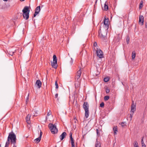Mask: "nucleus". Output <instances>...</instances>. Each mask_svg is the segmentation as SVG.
Instances as JSON below:
<instances>
[{
  "label": "nucleus",
  "instance_id": "9",
  "mask_svg": "<svg viewBox=\"0 0 147 147\" xmlns=\"http://www.w3.org/2000/svg\"><path fill=\"white\" fill-rule=\"evenodd\" d=\"M144 22V18L142 16H140L139 18V23L140 24H141L142 25H143Z\"/></svg>",
  "mask_w": 147,
  "mask_h": 147
},
{
  "label": "nucleus",
  "instance_id": "53",
  "mask_svg": "<svg viewBox=\"0 0 147 147\" xmlns=\"http://www.w3.org/2000/svg\"><path fill=\"white\" fill-rule=\"evenodd\" d=\"M21 1H24V0H21Z\"/></svg>",
  "mask_w": 147,
  "mask_h": 147
},
{
  "label": "nucleus",
  "instance_id": "40",
  "mask_svg": "<svg viewBox=\"0 0 147 147\" xmlns=\"http://www.w3.org/2000/svg\"><path fill=\"white\" fill-rule=\"evenodd\" d=\"M117 40L116 41V42H118L119 41V40L120 38L118 37V36H117Z\"/></svg>",
  "mask_w": 147,
  "mask_h": 147
},
{
  "label": "nucleus",
  "instance_id": "5",
  "mask_svg": "<svg viewBox=\"0 0 147 147\" xmlns=\"http://www.w3.org/2000/svg\"><path fill=\"white\" fill-rule=\"evenodd\" d=\"M109 20L108 19H106V18H105L104 24V26H103L104 29L107 30L109 28Z\"/></svg>",
  "mask_w": 147,
  "mask_h": 147
},
{
  "label": "nucleus",
  "instance_id": "2",
  "mask_svg": "<svg viewBox=\"0 0 147 147\" xmlns=\"http://www.w3.org/2000/svg\"><path fill=\"white\" fill-rule=\"evenodd\" d=\"M23 16L24 18L26 19H28L29 17V13L30 10L29 9L28 7L25 6L22 10Z\"/></svg>",
  "mask_w": 147,
  "mask_h": 147
},
{
  "label": "nucleus",
  "instance_id": "48",
  "mask_svg": "<svg viewBox=\"0 0 147 147\" xmlns=\"http://www.w3.org/2000/svg\"><path fill=\"white\" fill-rule=\"evenodd\" d=\"M142 147H146V146L145 145H144L143 146H142Z\"/></svg>",
  "mask_w": 147,
  "mask_h": 147
},
{
  "label": "nucleus",
  "instance_id": "4",
  "mask_svg": "<svg viewBox=\"0 0 147 147\" xmlns=\"http://www.w3.org/2000/svg\"><path fill=\"white\" fill-rule=\"evenodd\" d=\"M107 30L104 29L102 31L101 29H100L98 31V36L99 37L102 39L105 38L107 34Z\"/></svg>",
  "mask_w": 147,
  "mask_h": 147
},
{
  "label": "nucleus",
  "instance_id": "32",
  "mask_svg": "<svg viewBox=\"0 0 147 147\" xmlns=\"http://www.w3.org/2000/svg\"><path fill=\"white\" fill-rule=\"evenodd\" d=\"M15 52H13V51H9V52L8 53L10 55H11V56H12L13 55V54Z\"/></svg>",
  "mask_w": 147,
  "mask_h": 147
},
{
  "label": "nucleus",
  "instance_id": "3",
  "mask_svg": "<svg viewBox=\"0 0 147 147\" xmlns=\"http://www.w3.org/2000/svg\"><path fill=\"white\" fill-rule=\"evenodd\" d=\"M49 127L53 134H55L58 132V129L55 125L50 123L49 124Z\"/></svg>",
  "mask_w": 147,
  "mask_h": 147
},
{
  "label": "nucleus",
  "instance_id": "13",
  "mask_svg": "<svg viewBox=\"0 0 147 147\" xmlns=\"http://www.w3.org/2000/svg\"><path fill=\"white\" fill-rule=\"evenodd\" d=\"M36 84L38 88H40L41 87L42 83L40 80H38L36 82Z\"/></svg>",
  "mask_w": 147,
  "mask_h": 147
},
{
  "label": "nucleus",
  "instance_id": "1",
  "mask_svg": "<svg viewBox=\"0 0 147 147\" xmlns=\"http://www.w3.org/2000/svg\"><path fill=\"white\" fill-rule=\"evenodd\" d=\"M16 137L14 133L9 134L7 138V140L6 142L5 145L9 146V140H11V142L13 144L16 143Z\"/></svg>",
  "mask_w": 147,
  "mask_h": 147
},
{
  "label": "nucleus",
  "instance_id": "46",
  "mask_svg": "<svg viewBox=\"0 0 147 147\" xmlns=\"http://www.w3.org/2000/svg\"><path fill=\"white\" fill-rule=\"evenodd\" d=\"M145 27L146 28H147V23H146L145 24Z\"/></svg>",
  "mask_w": 147,
  "mask_h": 147
},
{
  "label": "nucleus",
  "instance_id": "37",
  "mask_svg": "<svg viewBox=\"0 0 147 147\" xmlns=\"http://www.w3.org/2000/svg\"><path fill=\"white\" fill-rule=\"evenodd\" d=\"M51 114V111H50V110H49V112H48L47 113V116H49Z\"/></svg>",
  "mask_w": 147,
  "mask_h": 147
},
{
  "label": "nucleus",
  "instance_id": "25",
  "mask_svg": "<svg viewBox=\"0 0 147 147\" xmlns=\"http://www.w3.org/2000/svg\"><path fill=\"white\" fill-rule=\"evenodd\" d=\"M53 61L57 62V59L55 55H54L53 57Z\"/></svg>",
  "mask_w": 147,
  "mask_h": 147
},
{
  "label": "nucleus",
  "instance_id": "6",
  "mask_svg": "<svg viewBox=\"0 0 147 147\" xmlns=\"http://www.w3.org/2000/svg\"><path fill=\"white\" fill-rule=\"evenodd\" d=\"M96 53L97 56L100 58H102L103 57V55L102 54V51L100 49H97L96 51Z\"/></svg>",
  "mask_w": 147,
  "mask_h": 147
},
{
  "label": "nucleus",
  "instance_id": "30",
  "mask_svg": "<svg viewBox=\"0 0 147 147\" xmlns=\"http://www.w3.org/2000/svg\"><path fill=\"white\" fill-rule=\"evenodd\" d=\"M55 88H56V89H58V88H59V86H58V84L57 81H55Z\"/></svg>",
  "mask_w": 147,
  "mask_h": 147
},
{
  "label": "nucleus",
  "instance_id": "21",
  "mask_svg": "<svg viewBox=\"0 0 147 147\" xmlns=\"http://www.w3.org/2000/svg\"><path fill=\"white\" fill-rule=\"evenodd\" d=\"M113 130L114 131V135H116L117 134L116 132L117 131V128L116 126H114L113 128Z\"/></svg>",
  "mask_w": 147,
  "mask_h": 147
},
{
  "label": "nucleus",
  "instance_id": "11",
  "mask_svg": "<svg viewBox=\"0 0 147 147\" xmlns=\"http://www.w3.org/2000/svg\"><path fill=\"white\" fill-rule=\"evenodd\" d=\"M42 132L41 131L40 133V135L39 137L36 139L34 140L36 142V143H38L39 142L40 140L41 139L42 135Z\"/></svg>",
  "mask_w": 147,
  "mask_h": 147
},
{
  "label": "nucleus",
  "instance_id": "43",
  "mask_svg": "<svg viewBox=\"0 0 147 147\" xmlns=\"http://www.w3.org/2000/svg\"><path fill=\"white\" fill-rule=\"evenodd\" d=\"M141 142V143H144V141H143V137L142 138V139Z\"/></svg>",
  "mask_w": 147,
  "mask_h": 147
},
{
  "label": "nucleus",
  "instance_id": "26",
  "mask_svg": "<svg viewBox=\"0 0 147 147\" xmlns=\"http://www.w3.org/2000/svg\"><path fill=\"white\" fill-rule=\"evenodd\" d=\"M134 147H139L138 143L136 141H135L134 144Z\"/></svg>",
  "mask_w": 147,
  "mask_h": 147
},
{
  "label": "nucleus",
  "instance_id": "55",
  "mask_svg": "<svg viewBox=\"0 0 147 147\" xmlns=\"http://www.w3.org/2000/svg\"><path fill=\"white\" fill-rule=\"evenodd\" d=\"M146 14L147 15V13H146Z\"/></svg>",
  "mask_w": 147,
  "mask_h": 147
},
{
  "label": "nucleus",
  "instance_id": "12",
  "mask_svg": "<svg viewBox=\"0 0 147 147\" xmlns=\"http://www.w3.org/2000/svg\"><path fill=\"white\" fill-rule=\"evenodd\" d=\"M51 65L53 68L56 69L57 67V62L54 61L52 62Z\"/></svg>",
  "mask_w": 147,
  "mask_h": 147
},
{
  "label": "nucleus",
  "instance_id": "54",
  "mask_svg": "<svg viewBox=\"0 0 147 147\" xmlns=\"http://www.w3.org/2000/svg\"><path fill=\"white\" fill-rule=\"evenodd\" d=\"M116 38V37L114 39V40H115V38Z\"/></svg>",
  "mask_w": 147,
  "mask_h": 147
},
{
  "label": "nucleus",
  "instance_id": "34",
  "mask_svg": "<svg viewBox=\"0 0 147 147\" xmlns=\"http://www.w3.org/2000/svg\"><path fill=\"white\" fill-rule=\"evenodd\" d=\"M125 122H122L121 123V125L122 127H124L125 125Z\"/></svg>",
  "mask_w": 147,
  "mask_h": 147
},
{
  "label": "nucleus",
  "instance_id": "50",
  "mask_svg": "<svg viewBox=\"0 0 147 147\" xmlns=\"http://www.w3.org/2000/svg\"><path fill=\"white\" fill-rule=\"evenodd\" d=\"M142 146H143L144 145H145L144 143H141Z\"/></svg>",
  "mask_w": 147,
  "mask_h": 147
},
{
  "label": "nucleus",
  "instance_id": "33",
  "mask_svg": "<svg viewBox=\"0 0 147 147\" xmlns=\"http://www.w3.org/2000/svg\"><path fill=\"white\" fill-rule=\"evenodd\" d=\"M104 106V103L103 102H101L100 104V107H103Z\"/></svg>",
  "mask_w": 147,
  "mask_h": 147
},
{
  "label": "nucleus",
  "instance_id": "38",
  "mask_svg": "<svg viewBox=\"0 0 147 147\" xmlns=\"http://www.w3.org/2000/svg\"><path fill=\"white\" fill-rule=\"evenodd\" d=\"M96 133H97V135L98 136L99 135L100 133L99 132V131H98V129H97L96 130Z\"/></svg>",
  "mask_w": 147,
  "mask_h": 147
},
{
  "label": "nucleus",
  "instance_id": "39",
  "mask_svg": "<svg viewBox=\"0 0 147 147\" xmlns=\"http://www.w3.org/2000/svg\"><path fill=\"white\" fill-rule=\"evenodd\" d=\"M93 45L94 46L96 47L97 46V43L96 42H94Z\"/></svg>",
  "mask_w": 147,
  "mask_h": 147
},
{
  "label": "nucleus",
  "instance_id": "36",
  "mask_svg": "<svg viewBox=\"0 0 147 147\" xmlns=\"http://www.w3.org/2000/svg\"><path fill=\"white\" fill-rule=\"evenodd\" d=\"M110 92V90L108 88L106 89V92L107 93H109Z\"/></svg>",
  "mask_w": 147,
  "mask_h": 147
},
{
  "label": "nucleus",
  "instance_id": "17",
  "mask_svg": "<svg viewBox=\"0 0 147 147\" xmlns=\"http://www.w3.org/2000/svg\"><path fill=\"white\" fill-rule=\"evenodd\" d=\"M100 146L101 144L98 141L97 139L95 143V147H100Z\"/></svg>",
  "mask_w": 147,
  "mask_h": 147
},
{
  "label": "nucleus",
  "instance_id": "45",
  "mask_svg": "<svg viewBox=\"0 0 147 147\" xmlns=\"http://www.w3.org/2000/svg\"><path fill=\"white\" fill-rule=\"evenodd\" d=\"M74 122H75V123H76V121H77V120L76 119H75V118H74Z\"/></svg>",
  "mask_w": 147,
  "mask_h": 147
},
{
  "label": "nucleus",
  "instance_id": "47",
  "mask_svg": "<svg viewBox=\"0 0 147 147\" xmlns=\"http://www.w3.org/2000/svg\"><path fill=\"white\" fill-rule=\"evenodd\" d=\"M13 147H16V146L15 145V144H13Z\"/></svg>",
  "mask_w": 147,
  "mask_h": 147
},
{
  "label": "nucleus",
  "instance_id": "15",
  "mask_svg": "<svg viewBox=\"0 0 147 147\" xmlns=\"http://www.w3.org/2000/svg\"><path fill=\"white\" fill-rule=\"evenodd\" d=\"M30 117L31 115L29 114H28L27 115L26 118V121L27 123L28 124H30Z\"/></svg>",
  "mask_w": 147,
  "mask_h": 147
},
{
  "label": "nucleus",
  "instance_id": "29",
  "mask_svg": "<svg viewBox=\"0 0 147 147\" xmlns=\"http://www.w3.org/2000/svg\"><path fill=\"white\" fill-rule=\"evenodd\" d=\"M109 78L108 77L105 78H104V81L105 82H107L109 80Z\"/></svg>",
  "mask_w": 147,
  "mask_h": 147
},
{
  "label": "nucleus",
  "instance_id": "22",
  "mask_svg": "<svg viewBox=\"0 0 147 147\" xmlns=\"http://www.w3.org/2000/svg\"><path fill=\"white\" fill-rule=\"evenodd\" d=\"M81 74V68H80L79 70L78 71L76 76H80Z\"/></svg>",
  "mask_w": 147,
  "mask_h": 147
},
{
  "label": "nucleus",
  "instance_id": "19",
  "mask_svg": "<svg viewBox=\"0 0 147 147\" xmlns=\"http://www.w3.org/2000/svg\"><path fill=\"white\" fill-rule=\"evenodd\" d=\"M85 115L86 118H88L89 116V110H87L85 111Z\"/></svg>",
  "mask_w": 147,
  "mask_h": 147
},
{
  "label": "nucleus",
  "instance_id": "10",
  "mask_svg": "<svg viewBox=\"0 0 147 147\" xmlns=\"http://www.w3.org/2000/svg\"><path fill=\"white\" fill-rule=\"evenodd\" d=\"M134 102L133 101V103ZM136 105H134L133 104L131 105V113H134V111H135L136 109Z\"/></svg>",
  "mask_w": 147,
  "mask_h": 147
},
{
  "label": "nucleus",
  "instance_id": "28",
  "mask_svg": "<svg viewBox=\"0 0 147 147\" xmlns=\"http://www.w3.org/2000/svg\"><path fill=\"white\" fill-rule=\"evenodd\" d=\"M109 98V97L108 96H105L104 98V100L105 101L108 100Z\"/></svg>",
  "mask_w": 147,
  "mask_h": 147
},
{
  "label": "nucleus",
  "instance_id": "41",
  "mask_svg": "<svg viewBox=\"0 0 147 147\" xmlns=\"http://www.w3.org/2000/svg\"><path fill=\"white\" fill-rule=\"evenodd\" d=\"M73 62V60L72 59V58H71V61H70V63H71V65L72 64Z\"/></svg>",
  "mask_w": 147,
  "mask_h": 147
},
{
  "label": "nucleus",
  "instance_id": "52",
  "mask_svg": "<svg viewBox=\"0 0 147 147\" xmlns=\"http://www.w3.org/2000/svg\"><path fill=\"white\" fill-rule=\"evenodd\" d=\"M3 0L4 1H7L8 0Z\"/></svg>",
  "mask_w": 147,
  "mask_h": 147
},
{
  "label": "nucleus",
  "instance_id": "23",
  "mask_svg": "<svg viewBox=\"0 0 147 147\" xmlns=\"http://www.w3.org/2000/svg\"><path fill=\"white\" fill-rule=\"evenodd\" d=\"M136 53L134 51H133L132 53V59H134L136 57Z\"/></svg>",
  "mask_w": 147,
  "mask_h": 147
},
{
  "label": "nucleus",
  "instance_id": "35",
  "mask_svg": "<svg viewBox=\"0 0 147 147\" xmlns=\"http://www.w3.org/2000/svg\"><path fill=\"white\" fill-rule=\"evenodd\" d=\"M133 114H134V113H132V114H131L130 115L129 118L130 119V120H131V119H132V117H133Z\"/></svg>",
  "mask_w": 147,
  "mask_h": 147
},
{
  "label": "nucleus",
  "instance_id": "44",
  "mask_svg": "<svg viewBox=\"0 0 147 147\" xmlns=\"http://www.w3.org/2000/svg\"><path fill=\"white\" fill-rule=\"evenodd\" d=\"M71 147H76L75 146V144H71Z\"/></svg>",
  "mask_w": 147,
  "mask_h": 147
},
{
  "label": "nucleus",
  "instance_id": "8",
  "mask_svg": "<svg viewBox=\"0 0 147 147\" xmlns=\"http://www.w3.org/2000/svg\"><path fill=\"white\" fill-rule=\"evenodd\" d=\"M89 107V105L87 102H84L83 107L85 111L88 110Z\"/></svg>",
  "mask_w": 147,
  "mask_h": 147
},
{
  "label": "nucleus",
  "instance_id": "16",
  "mask_svg": "<svg viewBox=\"0 0 147 147\" xmlns=\"http://www.w3.org/2000/svg\"><path fill=\"white\" fill-rule=\"evenodd\" d=\"M69 137L71 141V144H74V140L72 137V133L71 132H70L69 134Z\"/></svg>",
  "mask_w": 147,
  "mask_h": 147
},
{
  "label": "nucleus",
  "instance_id": "51",
  "mask_svg": "<svg viewBox=\"0 0 147 147\" xmlns=\"http://www.w3.org/2000/svg\"><path fill=\"white\" fill-rule=\"evenodd\" d=\"M5 147H8V146H6V145H5Z\"/></svg>",
  "mask_w": 147,
  "mask_h": 147
},
{
  "label": "nucleus",
  "instance_id": "20",
  "mask_svg": "<svg viewBox=\"0 0 147 147\" xmlns=\"http://www.w3.org/2000/svg\"><path fill=\"white\" fill-rule=\"evenodd\" d=\"M80 82L79 81H76L75 83V86L76 88H78L79 86H80Z\"/></svg>",
  "mask_w": 147,
  "mask_h": 147
},
{
  "label": "nucleus",
  "instance_id": "27",
  "mask_svg": "<svg viewBox=\"0 0 147 147\" xmlns=\"http://www.w3.org/2000/svg\"><path fill=\"white\" fill-rule=\"evenodd\" d=\"M130 38L129 36H127L126 38V42L128 44L129 43Z\"/></svg>",
  "mask_w": 147,
  "mask_h": 147
},
{
  "label": "nucleus",
  "instance_id": "42",
  "mask_svg": "<svg viewBox=\"0 0 147 147\" xmlns=\"http://www.w3.org/2000/svg\"><path fill=\"white\" fill-rule=\"evenodd\" d=\"M55 98H57L58 96V94L57 93L55 95Z\"/></svg>",
  "mask_w": 147,
  "mask_h": 147
},
{
  "label": "nucleus",
  "instance_id": "49",
  "mask_svg": "<svg viewBox=\"0 0 147 147\" xmlns=\"http://www.w3.org/2000/svg\"><path fill=\"white\" fill-rule=\"evenodd\" d=\"M98 0H96V2H95V4H96V3L97 2V1H98ZM100 1H101V0H100Z\"/></svg>",
  "mask_w": 147,
  "mask_h": 147
},
{
  "label": "nucleus",
  "instance_id": "24",
  "mask_svg": "<svg viewBox=\"0 0 147 147\" xmlns=\"http://www.w3.org/2000/svg\"><path fill=\"white\" fill-rule=\"evenodd\" d=\"M80 77L76 76V77L75 81L80 82Z\"/></svg>",
  "mask_w": 147,
  "mask_h": 147
},
{
  "label": "nucleus",
  "instance_id": "7",
  "mask_svg": "<svg viewBox=\"0 0 147 147\" xmlns=\"http://www.w3.org/2000/svg\"><path fill=\"white\" fill-rule=\"evenodd\" d=\"M40 11V6L37 7L35 9L34 14V17H35L39 13Z\"/></svg>",
  "mask_w": 147,
  "mask_h": 147
},
{
  "label": "nucleus",
  "instance_id": "14",
  "mask_svg": "<svg viewBox=\"0 0 147 147\" xmlns=\"http://www.w3.org/2000/svg\"><path fill=\"white\" fill-rule=\"evenodd\" d=\"M66 133L65 132H63L60 136V138L61 140H62L66 136Z\"/></svg>",
  "mask_w": 147,
  "mask_h": 147
},
{
  "label": "nucleus",
  "instance_id": "18",
  "mask_svg": "<svg viewBox=\"0 0 147 147\" xmlns=\"http://www.w3.org/2000/svg\"><path fill=\"white\" fill-rule=\"evenodd\" d=\"M104 8L105 11H107L108 9V6L107 1H106L104 4Z\"/></svg>",
  "mask_w": 147,
  "mask_h": 147
},
{
  "label": "nucleus",
  "instance_id": "31",
  "mask_svg": "<svg viewBox=\"0 0 147 147\" xmlns=\"http://www.w3.org/2000/svg\"><path fill=\"white\" fill-rule=\"evenodd\" d=\"M143 1H141L140 2V6H139V8L140 9L141 8H142V4H143Z\"/></svg>",
  "mask_w": 147,
  "mask_h": 147
}]
</instances>
